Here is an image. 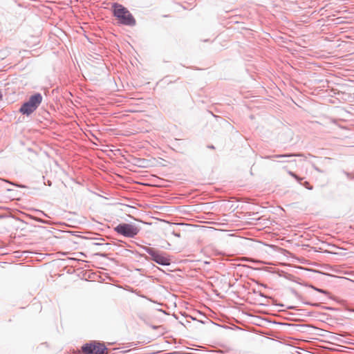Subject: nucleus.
I'll return each mask as SVG.
<instances>
[{
  "label": "nucleus",
  "mask_w": 354,
  "mask_h": 354,
  "mask_svg": "<svg viewBox=\"0 0 354 354\" xmlns=\"http://www.w3.org/2000/svg\"><path fill=\"white\" fill-rule=\"evenodd\" d=\"M113 14L118 20V24L133 26L136 25V19L131 13L121 4L115 3L113 5Z\"/></svg>",
  "instance_id": "f257e3e1"
},
{
  "label": "nucleus",
  "mask_w": 354,
  "mask_h": 354,
  "mask_svg": "<svg viewBox=\"0 0 354 354\" xmlns=\"http://www.w3.org/2000/svg\"><path fill=\"white\" fill-rule=\"evenodd\" d=\"M142 250L150 255V259L162 266H169L171 259L165 252L158 250L153 248L142 246Z\"/></svg>",
  "instance_id": "f03ea898"
},
{
  "label": "nucleus",
  "mask_w": 354,
  "mask_h": 354,
  "mask_svg": "<svg viewBox=\"0 0 354 354\" xmlns=\"http://www.w3.org/2000/svg\"><path fill=\"white\" fill-rule=\"evenodd\" d=\"M42 99V95L39 93L31 95L29 100L21 105L20 113L26 115H30L39 107Z\"/></svg>",
  "instance_id": "7ed1b4c3"
},
{
  "label": "nucleus",
  "mask_w": 354,
  "mask_h": 354,
  "mask_svg": "<svg viewBox=\"0 0 354 354\" xmlns=\"http://www.w3.org/2000/svg\"><path fill=\"white\" fill-rule=\"evenodd\" d=\"M114 231L127 238H134L140 232V228L133 223H120L114 227Z\"/></svg>",
  "instance_id": "20e7f679"
},
{
  "label": "nucleus",
  "mask_w": 354,
  "mask_h": 354,
  "mask_svg": "<svg viewBox=\"0 0 354 354\" xmlns=\"http://www.w3.org/2000/svg\"><path fill=\"white\" fill-rule=\"evenodd\" d=\"M84 354H108V348L103 343L91 341L82 346Z\"/></svg>",
  "instance_id": "39448f33"
},
{
  "label": "nucleus",
  "mask_w": 354,
  "mask_h": 354,
  "mask_svg": "<svg viewBox=\"0 0 354 354\" xmlns=\"http://www.w3.org/2000/svg\"><path fill=\"white\" fill-rule=\"evenodd\" d=\"M292 156L303 157L304 154H302V153L279 154V155H274V156H265L264 158L272 159L273 158H284V157H292Z\"/></svg>",
  "instance_id": "423d86ee"
},
{
  "label": "nucleus",
  "mask_w": 354,
  "mask_h": 354,
  "mask_svg": "<svg viewBox=\"0 0 354 354\" xmlns=\"http://www.w3.org/2000/svg\"><path fill=\"white\" fill-rule=\"evenodd\" d=\"M288 174H289V175H290L291 176L295 178L299 183H301V180H303L302 178H300L297 174H295V173H293L292 171H288Z\"/></svg>",
  "instance_id": "0eeeda50"
},
{
  "label": "nucleus",
  "mask_w": 354,
  "mask_h": 354,
  "mask_svg": "<svg viewBox=\"0 0 354 354\" xmlns=\"http://www.w3.org/2000/svg\"><path fill=\"white\" fill-rule=\"evenodd\" d=\"M304 186L306 187V188H307L308 189H312L313 187L311 186H310V184L308 182L306 181L304 183Z\"/></svg>",
  "instance_id": "6e6552de"
},
{
  "label": "nucleus",
  "mask_w": 354,
  "mask_h": 354,
  "mask_svg": "<svg viewBox=\"0 0 354 354\" xmlns=\"http://www.w3.org/2000/svg\"><path fill=\"white\" fill-rule=\"evenodd\" d=\"M317 291L319 292H323V293H326V292L325 290H321V289H316Z\"/></svg>",
  "instance_id": "1a4fd4ad"
},
{
  "label": "nucleus",
  "mask_w": 354,
  "mask_h": 354,
  "mask_svg": "<svg viewBox=\"0 0 354 354\" xmlns=\"http://www.w3.org/2000/svg\"><path fill=\"white\" fill-rule=\"evenodd\" d=\"M1 182H6V183H8V181H7V180H3V179L0 178V183H1Z\"/></svg>",
  "instance_id": "9d476101"
},
{
  "label": "nucleus",
  "mask_w": 354,
  "mask_h": 354,
  "mask_svg": "<svg viewBox=\"0 0 354 354\" xmlns=\"http://www.w3.org/2000/svg\"><path fill=\"white\" fill-rule=\"evenodd\" d=\"M208 147L210 149H214V147L213 145L208 146Z\"/></svg>",
  "instance_id": "9b49d317"
}]
</instances>
